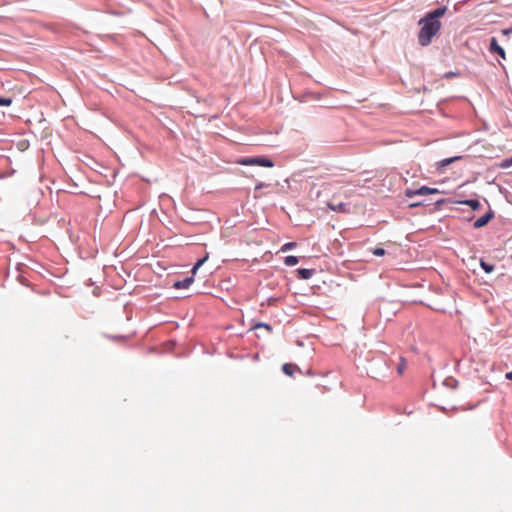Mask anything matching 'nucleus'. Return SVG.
Listing matches in <instances>:
<instances>
[{
  "label": "nucleus",
  "instance_id": "20e7f679",
  "mask_svg": "<svg viewBox=\"0 0 512 512\" xmlns=\"http://www.w3.org/2000/svg\"><path fill=\"white\" fill-rule=\"evenodd\" d=\"M493 217H494V213H493V211L490 210L489 212H487L485 215L478 218L474 222V224H473L474 228L478 229V228L484 227L492 220Z\"/></svg>",
  "mask_w": 512,
  "mask_h": 512
},
{
  "label": "nucleus",
  "instance_id": "f03ea898",
  "mask_svg": "<svg viewBox=\"0 0 512 512\" xmlns=\"http://www.w3.org/2000/svg\"><path fill=\"white\" fill-rule=\"evenodd\" d=\"M239 164L244 166H262L271 168L274 166L273 162L266 157H247L238 161Z\"/></svg>",
  "mask_w": 512,
  "mask_h": 512
},
{
  "label": "nucleus",
  "instance_id": "0eeeda50",
  "mask_svg": "<svg viewBox=\"0 0 512 512\" xmlns=\"http://www.w3.org/2000/svg\"><path fill=\"white\" fill-rule=\"evenodd\" d=\"M193 281H194L193 276L187 277L182 281L174 282L173 287L176 289H186L193 283Z\"/></svg>",
  "mask_w": 512,
  "mask_h": 512
},
{
  "label": "nucleus",
  "instance_id": "6ab92c4d",
  "mask_svg": "<svg viewBox=\"0 0 512 512\" xmlns=\"http://www.w3.org/2000/svg\"><path fill=\"white\" fill-rule=\"evenodd\" d=\"M256 327H263L264 329H267L268 331L271 330V327L268 324L265 323H259L256 325Z\"/></svg>",
  "mask_w": 512,
  "mask_h": 512
},
{
  "label": "nucleus",
  "instance_id": "423d86ee",
  "mask_svg": "<svg viewBox=\"0 0 512 512\" xmlns=\"http://www.w3.org/2000/svg\"><path fill=\"white\" fill-rule=\"evenodd\" d=\"M327 206L332 210L336 212H347V204L344 202H335L334 199L329 201L327 203Z\"/></svg>",
  "mask_w": 512,
  "mask_h": 512
},
{
  "label": "nucleus",
  "instance_id": "dca6fc26",
  "mask_svg": "<svg viewBox=\"0 0 512 512\" xmlns=\"http://www.w3.org/2000/svg\"><path fill=\"white\" fill-rule=\"evenodd\" d=\"M511 166H512V156L508 159L503 160L502 163L500 164L501 168H509Z\"/></svg>",
  "mask_w": 512,
  "mask_h": 512
},
{
  "label": "nucleus",
  "instance_id": "4be33fe9",
  "mask_svg": "<svg viewBox=\"0 0 512 512\" xmlns=\"http://www.w3.org/2000/svg\"><path fill=\"white\" fill-rule=\"evenodd\" d=\"M264 186H265L264 183H259V184L256 185L255 189L258 190V189L263 188Z\"/></svg>",
  "mask_w": 512,
  "mask_h": 512
},
{
  "label": "nucleus",
  "instance_id": "a211bd4d",
  "mask_svg": "<svg viewBox=\"0 0 512 512\" xmlns=\"http://www.w3.org/2000/svg\"><path fill=\"white\" fill-rule=\"evenodd\" d=\"M372 253L375 256H383V255H385V250L383 248H375V249H373Z\"/></svg>",
  "mask_w": 512,
  "mask_h": 512
},
{
  "label": "nucleus",
  "instance_id": "2eb2a0df",
  "mask_svg": "<svg viewBox=\"0 0 512 512\" xmlns=\"http://www.w3.org/2000/svg\"><path fill=\"white\" fill-rule=\"evenodd\" d=\"M12 104V98L0 96V106H10Z\"/></svg>",
  "mask_w": 512,
  "mask_h": 512
},
{
  "label": "nucleus",
  "instance_id": "7ed1b4c3",
  "mask_svg": "<svg viewBox=\"0 0 512 512\" xmlns=\"http://www.w3.org/2000/svg\"><path fill=\"white\" fill-rule=\"evenodd\" d=\"M437 193H439L438 189L430 188V187H427V186H422V187H420L419 189H416V190L407 189L405 191V195L408 198H412L414 196H424V195H430V194H437Z\"/></svg>",
  "mask_w": 512,
  "mask_h": 512
},
{
  "label": "nucleus",
  "instance_id": "5701e85b",
  "mask_svg": "<svg viewBox=\"0 0 512 512\" xmlns=\"http://www.w3.org/2000/svg\"><path fill=\"white\" fill-rule=\"evenodd\" d=\"M419 205H421V203H420V202H414V203H411L409 206H410V207H417V206H419Z\"/></svg>",
  "mask_w": 512,
  "mask_h": 512
},
{
  "label": "nucleus",
  "instance_id": "f8f14e48",
  "mask_svg": "<svg viewBox=\"0 0 512 512\" xmlns=\"http://www.w3.org/2000/svg\"><path fill=\"white\" fill-rule=\"evenodd\" d=\"M298 273L301 276V278H303V279H308L312 275L311 270H308V269H299Z\"/></svg>",
  "mask_w": 512,
  "mask_h": 512
},
{
  "label": "nucleus",
  "instance_id": "ddd939ff",
  "mask_svg": "<svg viewBox=\"0 0 512 512\" xmlns=\"http://www.w3.org/2000/svg\"><path fill=\"white\" fill-rule=\"evenodd\" d=\"M458 159H460V157L447 158V159L442 160V161L439 163V165H440L441 167H446V166H448L449 164H451L452 162H454V161H456V160H458Z\"/></svg>",
  "mask_w": 512,
  "mask_h": 512
},
{
  "label": "nucleus",
  "instance_id": "f3484780",
  "mask_svg": "<svg viewBox=\"0 0 512 512\" xmlns=\"http://www.w3.org/2000/svg\"><path fill=\"white\" fill-rule=\"evenodd\" d=\"M295 246H296L295 242H288L282 246L281 251L285 252L287 250L293 249Z\"/></svg>",
  "mask_w": 512,
  "mask_h": 512
},
{
  "label": "nucleus",
  "instance_id": "6e6552de",
  "mask_svg": "<svg viewBox=\"0 0 512 512\" xmlns=\"http://www.w3.org/2000/svg\"><path fill=\"white\" fill-rule=\"evenodd\" d=\"M299 370V367L292 363H285L282 366V371L288 376H293L294 372Z\"/></svg>",
  "mask_w": 512,
  "mask_h": 512
},
{
  "label": "nucleus",
  "instance_id": "9b49d317",
  "mask_svg": "<svg viewBox=\"0 0 512 512\" xmlns=\"http://www.w3.org/2000/svg\"><path fill=\"white\" fill-rule=\"evenodd\" d=\"M298 262H299L298 258L296 256H292V255L287 256L284 260L285 265L290 266V267L297 265Z\"/></svg>",
  "mask_w": 512,
  "mask_h": 512
},
{
  "label": "nucleus",
  "instance_id": "aec40b11",
  "mask_svg": "<svg viewBox=\"0 0 512 512\" xmlns=\"http://www.w3.org/2000/svg\"><path fill=\"white\" fill-rule=\"evenodd\" d=\"M502 33H503L504 35H509V34H511V33H512V27H511V28H508V29H503V30H502Z\"/></svg>",
  "mask_w": 512,
  "mask_h": 512
},
{
  "label": "nucleus",
  "instance_id": "412c9836",
  "mask_svg": "<svg viewBox=\"0 0 512 512\" xmlns=\"http://www.w3.org/2000/svg\"><path fill=\"white\" fill-rule=\"evenodd\" d=\"M506 379L512 380V370L510 372H507L505 375Z\"/></svg>",
  "mask_w": 512,
  "mask_h": 512
},
{
  "label": "nucleus",
  "instance_id": "39448f33",
  "mask_svg": "<svg viewBox=\"0 0 512 512\" xmlns=\"http://www.w3.org/2000/svg\"><path fill=\"white\" fill-rule=\"evenodd\" d=\"M489 50L491 53L498 54L502 59L506 58V54L504 49L498 44V41L496 38H492L490 41V47Z\"/></svg>",
  "mask_w": 512,
  "mask_h": 512
},
{
  "label": "nucleus",
  "instance_id": "1a4fd4ad",
  "mask_svg": "<svg viewBox=\"0 0 512 512\" xmlns=\"http://www.w3.org/2000/svg\"><path fill=\"white\" fill-rule=\"evenodd\" d=\"M458 203H460V204H464V205H467V206H469L472 210H478V209L481 207L480 202H479L478 200H475V199L459 201Z\"/></svg>",
  "mask_w": 512,
  "mask_h": 512
},
{
  "label": "nucleus",
  "instance_id": "f257e3e1",
  "mask_svg": "<svg viewBox=\"0 0 512 512\" xmlns=\"http://www.w3.org/2000/svg\"><path fill=\"white\" fill-rule=\"evenodd\" d=\"M446 11L447 7L442 6L427 13L419 20L418 24L421 28L418 33V43L421 46H428L432 42V38L439 33L441 29V22L439 21V18L443 17Z\"/></svg>",
  "mask_w": 512,
  "mask_h": 512
},
{
  "label": "nucleus",
  "instance_id": "4468645a",
  "mask_svg": "<svg viewBox=\"0 0 512 512\" xmlns=\"http://www.w3.org/2000/svg\"><path fill=\"white\" fill-rule=\"evenodd\" d=\"M480 265L486 273H491L494 270L493 265L488 264V263L484 262L483 260H481Z\"/></svg>",
  "mask_w": 512,
  "mask_h": 512
},
{
  "label": "nucleus",
  "instance_id": "9d476101",
  "mask_svg": "<svg viewBox=\"0 0 512 512\" xmlns=\"http://www.w3.org/2000/svg\"><path fill=\"white\" fill-rule=\"evenodd\" d=\"M209 255L206 254L203 258L199 259L192 268V274L195 275L197 270L208 260Z\"/></svg>",
  "mask_w": 512,
  "mask_h": 512
},
{
  "label": "nucleus",
  "instance_id": "b1692460",
  "mask_svg": "<svg viewBox=\"0 0 512 512\" xmlns=\"http://www.w3.org/2000/svg\"><path fill=\"white\" fill-rule=\"evenodd\" d=\"M402 370H403V367H399L398 368V371H399L400 374L402 373Z\"/></svg>",
  "mask_w": 512,
  "mask_h": 512
}]
</instances>
